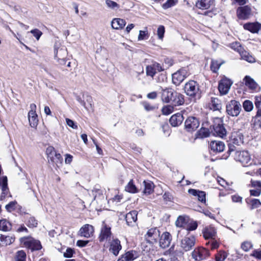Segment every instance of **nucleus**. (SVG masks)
Segmentation results:
<instances>
[{
	"instance_id": "5701e85b",
	"label": "nucleus",
	"mask_w": 261,
	"mask_h": 261,
	"mask_svg": "<svg viewBox=\"0 0 261 261\" xmlns=\"http://www.w3.org/2000/svg\"><path fill=\"white\" fill-rule=\"evenodd\" d=\"M94 233V227L90 224H85L81 228L79 234L81 237L89 238L93 236Z\"/></svg>"
},
{
	"instance_id": "4d7b16f0",
	"label": "nucleus",
	"mask_w": 261,
	"mask_h": 261,
	"mask_svg": "<svg viewBox=\"0 0 261 261\" xmlns=\"http://www.w3.org/2000/svg\"><path fill=\"white\" fill-rule=\"evenodd\" d=\"M165 33V27L163 25H160L158 28L157 34L160 39H162Z\"/></svg>"
},
{
	"instance_id": "c03bdc74",
	"label": "nucleus",
	"mask_w": 261,
	"mask_h": 261,
	"mask_svg": "<svg viewBox=\"0 0 261 261\" xmlns=\"http://www.w3.org/2000/svg\"><path fill=\"white\" fill-rule=\"evenodd\" d=\"M16 261H26V253L23 250L17 252L15 256Z\"/></svg>"
},
{
	"instance_id": "a19ab883",
	"label": "nucleus",
	"mask_w": 261,
	"mask_h": 261,
	"mask_svg": "<svg viewBox=\"0 0 261 261\" xmlns=\"http://www.w3.org/2000/svg\"><path fill=\"white\" fill-rule=\"evenodd\" d=\"M144 190L145 194H150L153 191V184L150 181H144Z\"/></svg>"
},
{
	"instance_id": "774afa93",
	"label": "nucleus",
	"mask_w": 261,
	"mask_h": 261,
	"mask_svg": "<svg viewBox=\"0 0 261 261\" xmlns=\"http://www.w3.org/2000/svg\"><path fill=\"white\" fill-rule=\"evenodd\" d=\"M251 255L258 259H261V250H254Z\"/></svg>"
},
{
	"instance_id": "a18cd8bd",
	"label": "nucleus",
	"mask_w": 261,
	"mask_h": 261,
	"mask_svg": "<svg viewBox=\"0 0 261 261\" xmlns=\"http://www.w3.org/2000/svg\"><path fill=\"white\" fill-rule=\"evenodd\" d=\"M243 107L246 112H250L253 109V105L251 101L246 100L243 103Z\"/></svg>"
},
{
	"instance_id": "39448f33",
	"label": "nucleus",
	"mask_w": 261,
	"mask_h": 261,
	"mask_svg": "<svg viewBox=\"0 0 261 261\" xmlns=\"http://www.w3.org/2000/svg\"><path fill=\"white\" fill-rule=\"evenodd\" d=\"M234 159L241 163L244 166H248L251 164V157L247 151H236Z\"/></svg>"
},
{
	"instance_id": "6ab92c4d",
	"label": "nucleus",
	"mask_w": 261,
	"mask_h": 261,
	"mask_svg": "<svg viewBox=\"0 0 261 261\" xmlns=\"http://www.w3.org/2000/svg\"><path fill=\"white\" fill-rule=\"evenodd\" d=\"M111 227L103 223L101 228L100 233L99 236V240L100 242H103L110 238L112 233Z\"/></svg>"
},
{
	"instance_id": "052dcab7",
	"label": "nucleus",
	"mask_w": 261,
	"mask_h": 261,
	"mask_svg": "<svg viewBox=\"0 0 261 261\" xmlns=\"http://www.w3.org/2000/svg\"><path fill=\"white\" fill-rule=\"evenodd\" d=\"M17 202L16 201H11L6 205L5 208L8 212H11L15 210V206Z\"/></svg>"
},
{
	"instance_id": "680f3d73",
	"label": "nucleus",
	"mask_w": 261,
	"mask_h": 261,
	"mask_svg": "<svg viewBox=\"0 0 261 261\" xmlns=\"http://www.w3.org/2000/svg\"><path fill=\"white\" fill-rule=\"evenodd\" d=\"M174 5L175 3L174 0H167V2L163 5L162 7L164 9H167L173 6Z\"/></svg>"
},
{
	"instance_id": "4c0bfd02",
	"label": "nucleus",
	"mask_w": 261,
	"mask_h": 261,
	"mask_svg": "<svg viewBox=\"0 0 261 261\" xmlns=\"http://www.w3.org/2000/svg\"><path fill=\"white\" fill-rule=\"evenodd\" d=\"M246 201L247 204L250 205V210H253L261 206V202L257 199H246Z\"/></svg>"
},
{
	"instance_id": "de8ad7c7",
	"label": "nucleus",
	"mask_w": 261,
	"mask_h": 261,
	"mask_svg": "<svg viewBox=\"0 0 261 261\" xmlns=\"http://www.w3.org/2000/svg\"><path fill=\"white\" fill-rule=\"evenodd\" d=\"M174 106L171 105L163 107L162 110L163 114L166 115L171 114L174 110Z\"/></svg>"
},
{
	"instance_id": "f8f14e48",
	"label": "nucleus",
	"mask_w": 261,
	"mask_h": 261,
	"mask_svg": "<svg viewBox=\"0 0 261 261\" xmlns=\"http://www.w3.org/2000/svg\"><path fill=\"white\" fill-rule=\"evenodd\" d=\"M31 110L28 113V119L30 125L32 127H36L38 123V115L36 113V106L35 103L30 105Z\"/></svg>"
},
{
	"instance_id": "f257e3e1",
	"label": "nucleus",
	"mask_w": 261,
	"mask_h": 261,
	"mask_svg": "<svg viewBox=\"0 0 261 261\" xmlns=\"http://www.w3.org/2000/svg\"><path fill=\"white\" fill-rule=\"evenodd\" d=\"M184 91L187 95L193 99L194 101L199 99L201 97L199 85L194 80H190L185 84Z\"/></svg>"
},
{
	"instance_id": "79ce46f5",
	"label": "nucleus",
	"mask_w": 261,
	"mask_h": 261,
	"mask_svg": "<svg viewBox=\"0 0 261 261\" xmlns=\"http://www.w3.org/2000/svg\"><path fill=\"white\" fill-rule=\"evenodd\" d=\"M222 63H219L217 60H212L210 66L211 69L213 72L216 73L219 69Z\"/></svg>"
},
{
	"instance_id": "a878e982",
	"label": "nucleus",
	"mask_w": 261,
	"mask_h": 261,
	"mask_svg": "<svg viewBox=\"0 0 261 261\" xmlns=\"http://www.w3.org/2000/svg\"><path fill=\"white\" fill-rule=\"evenodd\" d=\"M185 102L184 96L177 92H175L174 96L171 99L170 103L174 106H179L182 105Z\"/></svg>"
},
{
	"instance_id": "4be33fe9",
	"label": "nucleus",
	"mask_w": 261,
	"mask_h": 261,
	"mask_svg": "<svg viewBox=\"0 0 261 261\" xmlns=\"http://www.w3.org/2000/svg\"><path fill=\"white\" fill-rule=\"evenodd\" d=\"M172 237L170 233L168 232H164L160 237V246L161 248L165 249L168 248L171 243Z\"/></svg>"
},
{
	"instance_id": "49530a36",
	"label": "nucleus",
	"mask_w": 261,
	"mask_h": 261,
	"mask_svg": "<svg viewBox=\"0 0 261 261\" xmlns=\"http://www.w3.org/2000/svg\"><path fill=\"white\" fill-rule=\"evenodd\" d=\"M26 224L29 227H36L38 225L37 221L35 217H30L26 222Z\"/></svg>"
},
{
	"instance_id": "f03ea898",
	"label": "nucleus",
	"mask_w": 261,
	"mask_h": 261,
	"mask_svg": "<svg viewBox=\"0 0 261 261\" xmlns=\"http://www.w3.org/2000/svg\"><path fill=\"white\" fill-rule=\"evenodd\" d=\"M20 245L26 248L31 252L40 250L42 248V245L39 240H36L31 237H24L19 239Z\"/></svg>"
},
{
	"instance_id": "2eb2a0df",
	"label": "nucleus",
	"mask_w": 261,
	"mask_h": 261,
	"mask_svg": "<svg viewBox=\"0 0 261 261\" xmlns=\"http://www.w3.org/2000/svg\"><path fill=\"white\" fill-rule=\"evenodd\" d=\"M195 244V238L194 236L186 237L181 241L180 246L185 251L192 249Z\"/></svg>"
},
{
	"instance_id": "6e6d98bb",
	"label": "nucleus",
	"mask_w": 261,
	"mask_h": 261,
	"mask_svg": "<svg viewBox=\"0 0 261 261\" xmlns=\"http://www.w3.org/2000/svg\"><path fill=\"white\" fill-rule=\"evenodd\" d=\"M148 33L147 31H140L138 36V40H143L147 39L148 38Z\"/></svg>"
},
{
	"instance_id": "58836bf2",
	"label": "nucleus",
	"mask_w": 261,
	"mask_h": 261,
	"mask_svg": "<svg viewBox=\"0 0 261 261\" xmlns=\"http://www.w3.org/2000/svg\"><path fill=\"white\" fill-rule=\"evenodd\" d=\"M0 240L4 245L7 246L12 244L14 241L15 238L13 236L2 234L0 237Z\"/></svg>"
},
{
	"instance_id": "423d86ee",
	"label": "nucleus",
	"mask_w": 261,
	"mask_h": 261,
	"mask_svg": "<svg viewBox=\"0 0 261 261\" xmlns=\"http://www.w3.org/2000/svg\"><path fill=\"white\" fill-rule=\"evenodd\" d=\"M200 122L199 119L194 116H189L185 122V128L186 131L192 133L199 127Z\"/></svg>"
},
{
	"instance_id": "7ed1b4c3",
	"label": "nucleus",
	"mask_w": 261,
	"mask_h": 261,
	"mask_svg": "<svg viewBox=\"0 0 261 261\" xmlns=\"http://www.w3.org/2000/svg\"><path fill=\"white\" fill-rule=\"evenodd\" d=\"M227 114L232 117H237L242 110V106L239 101L231 100L226 106Z\"/></svg>"
},
{
	"instance_id": "7c9ffc66",
	"label": "nucleus",
	"mask_w": 261,
	"mask_h": 261,
	"mask_svg": "<svg viewBox=\"0 0 261 261\" xmlns=\"http://www.w3.org/2000/svg\"><path fill=\"white\" fill-rule=\"evenodd\" d=\"M138 212L137 211H132L128 213L125 216V220L128 225H132V223L136 222L137 220Z\"/></svg>"
},
{
	"instance_id": "09e8293b",
	"label": "nucleus",
	"mask_w": 261,
	"mask_h": 261,
	"mask_svg": "<svg viewBox=\"0 0 261 261\" xmlns=\"http://www.w3.org/2000/svg\"><path fill=\"white\" fill-rule=\"evenodd\" d=\"M199 135L201 138H206L210 136V130L208 128L202 127L198 131Z\"/></svg>"
},
{
	"instance_id": "4468645a",
	"label": "nucleus",
	"mask_w": 261,
	"mask_h": 261,
	"mask_svg": "<svg viewBox=\"0 0 261 261\" xmlns=\"http://www.w3.org/2000/svg\"><path fill=\"white\" fill-rule=\"evenodd\" d=\"M232 84V82L229 79L224 78L222 79L218 86L219 91L221 95L226 94Z\"/></svg>"
},
{
	"instance_id": "bf43d9fd",
	"label": "nucleus",
	"mask_w": 261,
	"mask_h": 261,
	"mask_svg": "<svg viewBox=\"0 0 261 261\" xmlns=\"http://www.w3.org/2000/svg\"><path fill=\"white\" fill-rule=\"evenodd\" d=\"M74 253V251L73 249L71 248H68L66 252L64 253V257L66 258H70L72 257L73 253Z\"/></svg>"
},
{
	"instance_id": "cd10ccee",
	"label": "nucleus",
	"mask_w": 261,
	"mask_h": 261,
	"mask_svg": "<svg viewBox=\"0 0 261 261\" xmlns=\"http://www.w3.org/2000/svg\"><path fill=\"white\" fill-rule=\"evenodd\" d=\"M184 119L182 114L180 113H177L171 117L169 122L172 126L175 127L180 125Z\"/></svg>"
},
{
	"instance_id": "a211bd4d",
	"label": "nucleus",
	"mask_w": 261,
	"mask_h": 261,
	"mask_svg": "<svg viewBox=\"0 0 261 261\" xmlns=\"http://www.w3.org/2000/svg\"><path fill=\"white\" fill-rule=\"evenodd\" d=\"M203 236L205 239L215 240L217 236L216 228L212 226H207L202 230Z\"/></svg>"
},
{
	"instance_id": "9d476101",
	"label": "nucleus",
	"mask_w": 261,
	"mask_h": 261,
	"mask_svg": "<svg viewBox=\"0 0 261 261\" xmlns=\"http://www.w3.org/2000/svg\"><path fill=\"white\" fill-rule=\"evenodd\" d=\"M214 134L219 137L223 138L226 135V130L224 126L223 121L217 119L213 125Z\"/></svg>"
},
{
	"instance_id": "dca6fc26",
	"label": "nucleus",
	"mask_w": 261,
	"mask_h": 261,
	"mask_svg": "<svg viewBox=\"0 0 261 261\" xmlns=\"http://www.w3.org/2000/svg\"><path fill=\"white\" fill-rule=\"evenodd\" d=\"M176 91L172 88H166L162 89L161 92V99L164 102L170 103Z\"/></svg>"
},
{
	"instance_id": "13d9d810",
	"label": "nucleus",
	"mask_w": 261,
	"mask_h": 261,
	"mask_svg": "<svg viewBox=\"0 0 261 261\" xmlns=\"http://www.w3.org/2000/svg\"><path fill=\"white\" fill-rule=\"evenodd\" d=\"M176 225L178 227H182L186 223V219L182 216H179L176 221Z\"/></svg>"
},
{
	"instance_id": "603ef678",
	"label": "nucleus",
	"mask_w": 261,
	"mask_h": 261,
	"mask_svg": "<svg viewBox=\"0 0 261 261\" xmlns=\"http://www.w3.org/2000/svg\"><path fill=\"white\" fill-rule=\"evenodd\" d=\"M226 254L224 252H220L216 255L215 260L216 261H224L226 258Z\"/></svg>"
},
{
	"instance_id": "393cba45",
	"label": "nucleus",
	"mask_w": 261,
	"mask_h": 261,
	"mask_svg": "<svg viewBox=\"0 0 261 261\" xmlns=\"http://www.w3.org/2000/svg\"><path fill=\"white\" fill-rule=\"evenodd\" d=\"M188 193L194 196L197 197L198 201L202 203H205L206 193L204 191L193 189H190L188 190Z\"/></svg>"
},
{
	"instance_id": "69168bd1",
	"label": "nucleus",
	"mask_w": 261,
	"mask_h": 261,
	"mask_svg": "<svg viewBox=\"0 0 261 261\" xmlns=\"http://www.w3.org/2000/svg\"><path fill=\"white\" fill-rule=\"evenodd\" d=\"M66 122L67 124L69 127H71V128H72L73 129L77 128V125L74 123V122L73 120H72L69 118H66Z\"/></svg>"
},
{
	"instance_id": "2f4dec72",
	"label": "nucleus",
	"mask_w": 261,
	"mask_h": 261,
	"mask_svg": "<svg viewBox=\"0 0 261 261\" xmlns=\"http://www.w3.org/2000/svg\"><path fill=\"white\" fill-rule=\"evenodd\" d=\"M136 258V251L131 250L126 252L121 255L117 261H132Z\"/></svg>"
},
{
	"instance_id": "5fc2aeb1",
	"label": "nucleus",
	"mask_w": 261,
	"mask_h": 261,
	"mask_svg": "<svg viewBox=\"0 0 261 261\" xmlns=\"http://www.w3.org/2000/svg\"><path fill=\"white\" fill-rule=\"evenodd\" d=\"M30 33L33 34L37 40L40 39V37L42 35V32L37 29L31 30Z\"/></svg>"
},
{
	"instance_id": "bb28decb",
	"label": "nucleus",
	"mask_w": 261,
	"mask_h": 261,
	"mask_svg": "<svg viewBox=\"0 0 261 261\" xmlns=\"http://www.w3.org/2000/svg\"><path fill=\"white\" fill-rule=\"evenodd\" d=\"M214 0H198L195 6L199 9L206 10L210 8L214 5Z\"/></svg>"
},
{
	"instance_id": "6e6552de",
	"label": "nucleus",
	"mask_w": 261,
	"mask_h": 261,
	"mask_svg": "<svg viewBox=\"0 0 261 261\" xmlns=\"http://www.w3.org/2000/svg\"><path fill=\"white\" fill-rule=\"evenodd\" d=\"M209 255V251L203 247L196 248L192 253V258L197 261L205 259Z\"/></svg>"
},
{
	"instance_id": "338daca9",
	"label": "nucleus",
	"mask_w": 261,
	"mask_h": 261,
	"mask_svg": "<svg viewBox=\"0 0 261 261\" xmlns=\"http://www.w3.org/2000/svg\"><path fill=\"white\" fill-rule=\"evenodd\" d=\"M143 105L144 106V109L147 111H150L153 110L155 109V107L151 106L150 103L147 102H143Z\"/></svg>"
},
{
	"instance_id": "f704fd0d",
	"label": "nucleus",
	"mask_w": 261,
	"mask_h": 261,
	"mask_svg": "<svg viewBox=\"0 0 261 261\" xmlns=\"http://www.w3.org/2000/svg\"><path fill=\"white\" fill-rule=\"evenodd\" d=\"M211 109L214 111L219 110L221 109L222 105L221 101L216 97H212L211 100Z\"/></svg>"
},
{
	"instance_id": "473e14b6",
	"label": "nucleus",
	"mask_w": 261,
	"mask_h": 261,
	"mask_svg": "<svg viewBox=\"0 0 261 261\" xmlns=\"http://www.w3.org/2000/svg\"><path fill=\"white\" fill-rule=\"evenodd\" d=\"M125 24V20L121 18H114L111 22L112 28L116 30L123 28Z\"/></svg>"
},
{
	"instance_id": "3c124183",
	"label": "nucleus",
	"mask_w": 261,
	"mask_h": 261,
	"mask_svg": "<svg viewBox=\"0 0 261 261\" xmlns=\"http://www.w3.org/2000/svg\"><path fill=\"white\" fill-rule=\"evenodd\" d=\"M46 153L47 155L48 160L53 158V156L56 153L55 148L52 146H49L46 148Z\"/></svg>"
},
{
	"instance_id": "f3484780",
	"label": "nucleus",
	"mask_w": 261,
	"mask_h": 261,
	"mask_svg": "<svg viewBox=\"0 0 261 261\" xmlns=\"http://www.w3.org/2000/svg\"><path fill=\"white\" fill-rule=\"evenodd\" d=\"M245 84L253 92H257L260 90L259 85L250 76L246 75L244 78Z\"/></svg>"
},
{
	"instance_id": "9b49d317",
	"label": "nucleus",
	"mask_w": 261,
	"mask_h": 261,
	"mask_svg": "<svg viewBox=\"0 0 261 261\" xmlns=\"http://www.w3.org/2000/svg\"><path fill=\"white\" fill-rule=\"evenodd\" d=\"M164 70L163 67L159 63L154 62L151 64L147 65L146 67V73L147 76L152 79L156 72H161Z\"/></svg>"
},
{
	"instance_id": "ea45409f",
	"label": "nucleus",
	"mask_w": 261,
	"mask_h": 261,
	"mask_svg": "<svg viewBox=\"0 0 261 261\" xmlns=\"http://www.w3.org/2000/svg\"><path fill=\"white\" fill-rule=\"evenodd\" d=\"M11 229V224L6 219L0 220V230L7 231Z\"/></svg>"
},
{
	"instance_id": "8fccbe9b",
	"label": "nucleus",
	"mask_w": 261,
	"mask_h": 261,
	"mask_svg": "<svg viewBox=\"0 0 261 261\" xmlns=\"http://www.w3.org/2000/svg\"><path fill=\"white\" fill-rule=\"evenodd\" d=\"M253 245L250 241H244L241 244V248L245 251H248L252 247Z\"/></svg>"
},
{
	"instance_id": "e433bc0d",
	"label": "nucleus",
	"mask_w": 261,
	"mask_h": 261,
	"mask_svg": "<svg viewBox=\"0 0 261 261\" xmlns=\"http://www.w3.org/2000/svg\"><path fill=\"white\" fill-rule=\"evenodd\" d=\"M241 58L249 63H254L255 61V58L246 51H242L240 53Z\"/></svg>"
},
{
	"instance_id": "72a5a7b5",
	"label": "nucleus",
	"mask_w": 261,
	"mask_h": 261,
	"mask_svg": "<svg viewBox=\"0 0 261 261\" xmlns=\"http://www.w3.org/2000/svg\"><path fill=\"white\" fill-rule=\"evenodd\" d=\"M55 57L56 59L66 58L67 56V51L66 48L64 47L58 48L57 49L55 48Z\"/></svg>"
},
{
	"instance_id": "b1692460",
	"label": "nucleus",
	"mask_w": 261,
	"mask_h": 261,
	"mask_svg": "<svg viewBox=\"0 0 261 261\" xmlns=\"http://www.w3.org/2000/svg\"><path fill=\"white\" fill-rule=\"evenodd\" d=\"M0 188L2 190L0 199L3 200L9 194V190L8 187V179L7 176H3L1 181Z\"/></svg>"
},
{
	"instance_id": "aec40b11",
	"label": "nucleus",
	"mask_w": 261,
	"mask_h": 261,
	"mask_svg": "<svg viewBox=\"0 0 261 261\" xmlns=\"http://www.w3.org/2000/svg\"><path fill=\"white\" fill-rule=\"evenodd\" d=\"M224 143L220 141H212L210 144V148L213 152L219 153L222 152L225 149Z\"/></svg>"
},
{
	"instance_id": "c85d7f7f",
	"label": "nucleus",
	"mask_w": 261,
	"mask_h": 261,
	"mask_svg": "<svg viewBox=\"0 0 261 261\" xmlns=\"http://www.w3.org/2000/svg\"><path fill=\"white\" fill-rule=\"evenodd\" d=\"M244 136L240 131L234 132L232 133L231 141L237 145H240L243 143Z\"/></svg>"
},
{
	"instance_id": "0eeeda50",
	"label": "nucleus",
	"mask_w": 261,
	"mask_h": 261,
	"mask_svg": "<svg viewBox=\"0 0 261 261\" xmlns=\"http://www.w3.org/2000/svg\"><path fill=\"white\" fill-rule=\"evenodd\" d=\"M254 103L257 112L253 123L254 127L261 128V95L255 96Z\"/></svg>"
},
{
	"instance_id": "c756f323",
	"label": "nucleus",
	"mask_w": 261,
	"mask_h": 261,
	"mask_svg": "<svg viewBox=\"0 0 261 261\" xmlns=\"http://www.w3.org/2000/svg\"><path fill=\"white\" fill-rule=\"evenodd\" d=\"M244 29L248 30L252 33H256L261 28V24L258 22H248L244 24Z\"/></svg>"
},
{
	"instance_id": "412c9836",
	"label": "nucleus",
	"mask_w": 261,
	"mask_h": 261,
	"mask_svg": "<svg viewBox=\"0 0 261 261\" xmlns=\"http://www.w3.org/2000/svg\"><path fill=\"white\" fill-rule=\"evenodd\" d=\"M121 249L120 241L118 239H114L110 242L109 251L115 256L118 255Z\"/></svg>"
},
{
	"instance_id": "20e7f679",
	"label": "nucleus",
	"mask_w": 261,
	"mask_h": 261,
	"mask_svg": "<svg viewBox=\"0 0 261 261\" xmlns=\"http://www.w3.org/2000/svg\"><path fill=\"white\" fill-rule=\"evenodd\" d=\"M188 76V70L185 68H182L172 74V83L176 86H178Z\"/></svg>"
},
{
	"instance_id": "1a4fd4ad",
	"label": "nucleus",
	"mask_w": 261,
	"mask_h": 261,
	"mask_svg": "<svg viewBox=\"0 0 261 261\" xmlns=\"http://www.w3.org/2000/svg\"><path fill=\"white\" fill-rule=\"evenodd\" d=\"M160 237V231L156 227L149 229L145 236L147 242L152 244L156 243Z\"/></svg>"
},
{
	"instance_id": "864d4df0",
	"label": "nucleus",
	"mask_w": 261,
	"mask_h": 261,
	"mask_svg": "<svg viewBox=\"0 0 261 261\" xmlns=\"http://www.w3.org/2000/svg\"><path fill=\"white\" fill-rule=\"evenodd\" d=\"M106 3L107 6L111 9H114L115 8H119L118 4L117 3H116V2L112 1L111 0H107L106 1Z\"/></svg>"
},
{
	"instance_id": "ddd939ff",
	"label": "nucleus",
	"mask_w": 261,
	"mask_h": 261,
	"mask_svg": "<svg viewBox=\"0 0 261 261\" xmlns=\"http://www.w3.org/2000/svg\"><path fill=\"white\" fill-rule=\"evenodd\" d=\"M251 13V7L248 5L240 7L237 10V16L240 19H247L250 16Z\"/></svg>"
},
{
	"instance_id": "0e129e2a",
	"label": "nucleus",
	"mask_w": 261,
	"mask_h": 261,
	"mask_svg": "<svg viewBox=\"0 0 261 261\" xmlns=\"http://www.w3.org/2000/svg\"><path fill=\"white\" fill-rule=\"evenodd\" d=\"M198 226L197 222L194 221L190 223L187 226V229L189 231H192L195 230Z\"/></svg>"
},
{
	"instance_id": "e2e57ef3",
	"label": "nucleus",
	"mask_w": 261,
	"mask_h": 261,
	"mask_svg": "<svg viewBox=\"0 0 261 261\" xmlns=\"http://www.w3.org/2000/svg\"><path fill=\"white\" fill-rule=\"evenodd\" d=\"M231 47L239 52L241 53L242 47L240 44V43L235 42L231 44Z\"/></svg>"
},
{
	"instance_id": "37998d69",
	"label": "nucleus",
	"mask_w": 261,
	"mask_h": 261,
	"mask_svg": "<svg viewBox=\"0 0 261 261\" xmlns=\"http://www.w3.org/2000/svg\"><path fill=\"white\" fill-rule=\"evenodd\" d=\"M125 190L129 193H135L137 192V188L134 184L133 180H130L125 187Z\"/></svg>"
},
{
	"instance_id": "c9c22d12",
	"label": "nucleus",
	"mask_w": 261,
	"mask_h": 261,
	"mask_svg": "<svg viewBox=\"0 0 261 261\" xmlns=\"http://www.w3.org/2000/svg\"><path fill=\"white\" fill-rule=\"evenodd\" d=\"M48 161L55 164L57 167H59L62 164L63 159L60 153L56 152Z\"/></svg>"
}]
</instances>
